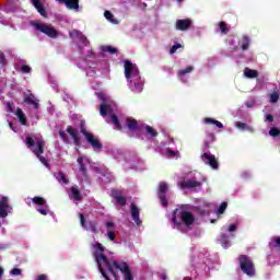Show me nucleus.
<instances>
[{
    "label": "nucleus",
    "instance_id": "6e6d98bb",
    "mask_svg": "<svg viewBox=\"0 0 280 280\" xmlns=\"http://www.w3.org/2000/svg\"><path fill=\"white\" fill-rule=\"evenodd\" d=\"M166 154H167V156H176V152H174V150H172L170 148L166 149Z\"/></svg>",
    "mask_w": 280,
    "mask_h": 280
},
{
    "label": "nucleus",
    "instance_id": "8fccbe9b",
    "mask_svg": "<svg viewBox=\"0 0 280 280\" xmlns=\"http://www.w3.org/2000/svg\"><path fill=\"white\" fill-rule=\"evenodd\" d=\"M106 229H107L108 231H115V222H113V221H107V222H106Z\"/></svg>",
    "mask_w": 280,
    "mask_h": 280
},
{
    "label": "nucleus",
    "instance_id": "473e14b6",
    "mask_svg": "<svg viewBox=\"0 0 280 280\" xmlns=\"http://www.w3.org/2000/svg\"><path fill=\"white\" fill-rule=\"evenodd\" d=\"M32 200L34 205H38V207H45V205H47V201L43 197H34Z\"/></svg>",
    "mask_w": 280,
    "mask_h": 280
},
{
    "label": "nucleus",
    "instance_id": "680f3d73",
    "mask_svg": "<svg viewBox=\"0 0 280 280\" xmlns=\"http://www.w3.org/2000/svg\"><path fill=\"white\" fill-rule=\"evenodd\" d=\"M205 148H210V144L208 141L205 142Z\"/></svg>",
    "mask_w": 280,
    "mask_h": 280
},
{
    "label": "nucleus",
    "instance_id": "e433bc0d",
    "mask_svg": "<svg viewBox=\"0 0 280 280\" xmlns=\"http://www.w3.org/2000/svg\"><path fill=\"white\" fill-rule=\"evenodd\" d=\"M226 207H229V203L226 201H223L219 208H218V213L219 215H222L226 211Z\"/></svg>",
    "mask_w": 280,
    "mask_h": 280
},
{
    "label": "nucleus",
    "instance_id": "6ab92c4d",
    "mask_svg": "<svg viewBox=\"0 0 280 280\" xmlns=\"http://www.w3.org/2000/svg\"><path fill=\"white\" fill-rule=\"evenodd\" d=\"M66 132H68V135H70V137L73 139L74 145H80V136H78V131L74 128L68 126Z\"/></svg>",
    "mask_w": 280,
    "mask_h": 280
},
{
    "label": "nucleus",
    "instance_id": "49530a36",
    "mask_svg": "<svg viewBox=\"0 0 280 280\" xmlns=\"http://www.w3.org/2000/svg\"><path fill=\"white\" fill-rule=\"evenodd\" d=\"M4 104L7 107V113H14V103L7 102Z\"/></svg>",
    "mask_w": 280,
    "mask_h": 280
},
{
    "label": "nucleus",
    "instance_id": "a878e982",
    "mask_svg": "<svg viewBox=\"0 0 280 280\" xmlns=\"http://www.w3.org/2000/svg\"><path fill=\"white\" fill-rule=\"evenodd\" d=\"M110 119H112V124L116 126V129L124 130V127L121 126V122H119V118L117 117V115L113 114L110 116Z\"/></svg>",
    "mask_w": 280,
    "mask_h": 280
},
{
    "label": "nucleus",
    "instance_id": "79ce46f5",
    "mask_svg": "<svg viewBox=\"0 0 280 280\" xmlns=\"http://www.w3.org/2000/svg\"><path fill=\"white\" fill-rule=\"evenodd\" d=\"M194 211H196V213L199 215H207V210L200 206L195 207Z\"/></svg>",
    "mask_w": 280,
    "mask_h": 280
},
{
    "label": "nucleus",
    "instance_id": "a19ab883",
    "mask_svg": "<svg viewBox=\"0 0 280 280\" xmlns=\"http://www.w3.org/2000/svg\"><path fill=\"white\" fill-rule=\"evenodd\" d=\"M236 128H238V130H250V127H248V124L246 122H236Z\"/></svg>",
    "mask_w": 280,
    "mask_h": 280
},
{
    "label": "nucleus",
    "instance_id": "393cba45",
    "mask_svg": "<svg viewBox=\"0 0 280 280\" xmlns=\"http://www.w3.org/2000/svg\"><path fill=\"white\" fill-rule=\"evenodd\" d=\"M194 71V66H188L185 69H182L177 72L178 78H185L187 73H191Z\"/></svg>",
    "mask_w": 280,
    "mask_h": 280
},
{
    "label": "nucleus",
    "instance_id": "c756f323",
    "mask_svg": "<svg viewBox=\"0 0 280 280\" xmlns=\"http://www.w3.org/2000/svg\"><path fill=\"white\" fill-rule=\"evenodd\" d=\"M219 30L221 34H229V32L231 31V27L226 25V22H219Z\"/></svg>",
    "mask_w": 280,
    "mask_h": 280
},
{
    "label": "nucleus",
    "instance_id": "20e7f679",
    "mask_svg": "<svg viewBox=\"0 0 280 280\" xmlns=\"http://www.w3.org/2000/svg\"><path fill=\"white\" fill-rule=\"evenodd\" d=\"M25 144L27 148H34L37 144V148L33 151L36 156H40L45 152V140L43 139H35L27 136L25 139Z\"/></svg>",
    "mask_w": 280,
    "mask_h": 280
},
{
    "label": "nucleus",
    "instance_id": "58836bf2",
    "mask_svg": "<svg viewBox=\"0 0 280 280\" xmlns=\"http://www.w3.org/2000/svg\"><path fill=\"white\" fill-rule=\"evenodd\" d=\"M279 93L278 92H273L270 94V102L271 104H277L279 102Z\"/></svg>",
    "mask_w": 280,
    "mask_h": 280
},
{
    "label": "nucleus",
    "instance_id": "f3484780",
    "mask_svg": "<svg viewBox=\"0 0 280 280\" xmlns=\"http://www.w3.org/2000/svg\"><path fill=\"white\" fill-rule=\"evenodd\" d=\"M77 163L79 164V172L83 178H89V172L86 171V165H84V156H79Z\"/></svg>",
    "mask_w": 280,
    "mask_h": 280
},
{
    "label": "nucleus",
    "instance_id": "0e129e2a",
    "mask_svg": "<svg viewBox=\"0 0 280 280\" xmlns=\"http://www.w3.org/2000/svg\"><path fill=\"white\" fill-rule=\"evenodd\" d=\"M211 224H215V220H211Z\"/></svg>",
    "mask_w": 280,
    "mask_h": 280
},
{
    "label": "nucleus",
    "instance_id": "603ef678",
    "mask_svg": "<svg viewBox=\"0 0 280 280\" xmlns=\"http://www.w3.org/2000/svg\"><path fill=\"white\" fill-rule=\"evenodd\" d=\"M229 233H233L237 231V225L235 223L231 224L228 229Z\"/></svg>",
    "mask_w": 280,
    "mask_h": 280
},
{
    "label": "nucleus",
    "instance_id": "412c9836",
    "mask_svg": "<svg viewBox=\"0 0 280 280\" xmlns=\"http://www.w3.org/2000/svg\"><path fill=\"white\" fill-rule=\"evenodd\" d=\"M15 116L18 117L19 122L22 126H27V116H25V113H23V109L16 108L15 109Z\"/></svg>",
    "mask_w": 280,
    "mask_h": 280
},
{
    "label": "nucleus",
    "instance_id": "2eb2a0df",
    "mask_svg": "<svg viewBox=\"0 0 280 280\" xmlns=\"http://www.w3.org/2000/svg\"><path fill=\"white\" fill-rule=\"evenodd\" d=\"M8 209H10L8 197H2L0 200V218H8Z\"/></svg>",
    "mask_w": 280,
    "mask_h": 280
},
{
    "label": "nucleus",
    "instance_id": "9b49d317",
    "mask_svg": "<svg viewBox=\"0 0 280 280\" xmlns=\"http://www.w3.org/2000/svg\"><path fill=\"white\" fill-rule=\"evenodd\" d=\"M58 3H65L68 10H80V0H56Z\"/></svg>",
    "mask_w": 280,
    "mask_h": 280
},
{
    "label": "nucleus",
    "instance_id": "9d476101",
    "mask_svg": "<svg viewBox=\"0 0 280 280\" xmlns=\"http://www.w3.org/2000/svg\"><path fill=\"white\" fill-rule=\"evenodd\" d=\"M130 210H131V219H132L133 222L137 224V226H141L142 221H141V219L139 218V215H140L139 207L136 206L135 202H132V203L130 205Z\"/></svg>",
    "mask_w": 280,
    "mask_h": 280
},
{
    "label": "nucleus",
    "instance_id": "bb28decb",
    "mask_svg": "<svg viewBox=\"0 0 280 280\" xmlns=\"http://www.w3.org/2000/svg\"><path fill=\"white\" fill-rule=\"evenodd\" d=\"M248 47H250V38L248 36H243L241 49H243V51H246Z\"/></svg>",
    "mask_w": 280,
    "mask_h": 280
},
{
    "label": "nucleus",
    "instance_id": "4468645a",
    "mask_svg": "<svg viewBox=\"0 0 280 280\" xmlns=\"http://www.w3.org/2000/svg\"><path fill=\"white\" fill-rule=\"evenodd\" d=\"M182 189H194L196 187H202V182H197V180H184L180 183Z\"/></svg>",
    "mask_w": 280,
    "mask_h": 280
},
{
    "label": "nucleus",
    "instance_id": "423d86ee",
    "mask_svg": "<svg viewBox=\"0 0 280 280\" xmlns=\"http://www.w3.org/2000/svg\"><path fill=\"white\" fill-rule=\"evenodd\" d=\"M125 78L127 80H130V78H139V68L130 60L125 61Z\"/></svg>",
    "mask_w": 280,
    "mask_h": 280
},
{
    "label": "nucleus",
    "instance_id": "f257e3e1",
    "mask_svg": "<svg viewBox=\"0 0 280 280\" xmlns=\"http://www.w3.org/2000/svg\"><path fill=\"white\" fill-rule=\"evenodd\" d=\"M178 218H180V221L183 222V224H185V226H191V224L196 222V218H194V214L187 211V205H182L174 210L172 220L175 226H180V222Z\"/></svg>",
    "mask_w": 280,
    "mask_h": 280
},
{
    "label": "nucleus",
    "instance_id": "4c0bfd02",
    "mask_svg": "<svg viewBox=\"0 0 280 280\" xmlns=\"http://www.w3.org/2000/svg\"><path fill=\"white\" fill-rule=\"evenodd\" d=\"M133 91H137L138 93H141L143 91V83L133 81Z\"/></svg>",
    "mask_w": 280,
    "mask_h": 280
},
{
    "label": "nucleus",
    "instance_id": "69168bd1",
    "mask_svg": "<svg viewBox=\"0 0 280 280\" xmlns=\"http://www.w3.org/2000/svg\"><path fill=\"white\" fill-rule=\"evenodd\" d=\"M10 128H12V122H9Z\"/></svg>",
    "mask_w": 280,
    "mask_h": 280
},
{
    "label": "nucleus",
    "instance_id": "864d4df0",
    "mask_svg": "<svg viewBox=\"0 0 280 280\" xmlns=\"http://www.w3.org/2000/svg\"><path fill=\"white\" fill-rule=\"evenodd\" d=\"M273 246L280 248V236L273 238Z\"/></svg>",
    "mask_w": 280,
    "mask_h": 280
},
{
    "label": "nucleus",
    "instance_id": "ea45409f",
    "mask_svg": "<svg viewBox=\"0 0 280 280\" xmlns=\"http://www.w3.org/2000/svg\"><path fill=\"white\" fill-rule=\"evenodd\" d=\"M107 237L110 242H115L117 240V234H115V230L107 231Z\"/></svg>",
    "mask_w": 280,
    "mask_h": 280
},
{
    "label": "nucleus",
    "instance_id": "bf43d9fd",
    "mask_svg": "<svg viewBox=\"0 0 280 280\" xmlns=\"http://www.w3.org/2000/svg\"><path fill=\"white\" fill-rule=\"evenodd\" d=\"M38 213H40L42 215H47V209L44 208H39L37 209Z\"/></svg>",
    "mask_w": 280,
    "mask_h": 280
},
{
    "label": "nucleus",
    "instance_id": "aec40b11",
    "mask_svg": "<svg viewBox=\"0 0 280 280\" xmlns=\"http://www.w3.org/2000/svg\"><path fill=\"white\" fill-rule=\"evenodd\" d=\"M31 3L42 16H47V10L45 9V5L40 3V0H31Z\"/></svg>",
    "mask_w": 280,
    "mask_h": 280
},
{
    "label": "nucleus",
    "instance_id": "72a5a7b5",
    "mask_svg": "<svg viewBox=\"0 0 280 280\" xmlns=\"http://www.w3.org/2000/svg\"><path fill=\"white\" fill-rule=\"evenodd\" d=\"M108 110H110V106L107 104H102L100 107V113L102 115V117H106V115H108Z\"/></svg>",
    "mask_w": 280,
    "mask_h": 280
},
{
    "label": "nucleus",
    "instance_id": "dca6fc26",
    "mask_svg": "<svg viewBox=\"0 0 280 280\" xmlns=\"http://www.w3.org/2000/svg\"><path fill=\"white\" fill-rule=\"evenodd\" d=\"M126 127L130 132H137L139 130V121L132 117L126 118Z\"/></svg>",
    "mask_w": 280,
    "mask_h": 280
},
{
    "label": "nucleus",
    "instance_id": "3c124183",
    "mask_svg": "<svg viewBox=\"0 0 280 280\" xmlns=\"http://www.w3.org/2000/svg\"><path fill=\"white\" fill-rule=\"evenodd\" d=\"M104 16L107 21H113V13L110 11H105Z\"/></svg>",
    "mask_w": 280,
    "mask_h": 280
},
{
    "label": "nucleus",
    "instance_id": "37998d69",
    "mask_svg": "<svg viewBox=\"0 0 280 280\" xmlns=\"http://www.w3.org/2000/svg\"><path fill=\"white\" fill-rule=\"evenodd\" d=\"M59 136L61 137L63 143H69V137L65 130H59Z\"/></svg>",
    "mask_w": 280,
    "mask_h": 280
},
{
    "label": "nucleus",
    "instance_id": "2f4dec72",
    "mask_svg": "<svg viewBox=\"0 0 280 280\" xmlns=\"http://www.w3.org/2000/svg\"><path fill=\"white\" fill-rule=\"evenodd\" d=\"M205 124H213L217 128H224V125L213 118H205Z\"/></svg>",
    "mask_w": 280,
    "mask_h": 280
},
{
    "label": "nucleus",
    "instance_id": "4be33fe9",
    "mask_svg": "<svg viewBox=\"0 0 280 280\" xmlns=\"http://www.w3.org/2000/svg\"><path fill=\"white\" fill-rule=\"evenodd\" d=\"M71 191V198H73V200H77V202H82V192L80 191V189H78V186H72L70 188Z\"/></svg>",
    "mask_w": 280,
    "mask_h": 280
},
{
    "label": "nucleus",
    "instance_id": "f8f14e48",
    "mask_svg": "<svg viewBox=\"0 0 280 280\" xmlns=\"http://www.w3.org/2000/svg\"><path fill=\"white\" fill-rule=\"evenodd\" d=\"M191 20H177L176 21V30H179V32H187L189 27H191Z\"/></svg>",
    "mask_w": 280,
    "mask_h": 280
},
{
    "label": "nucleus",
    "instance_id": "1a4fd4ad",
    "mask_svg": "<svg viewBox=\"0 0 280 280\" xmlns=\"http://www.w3.org/2000/svg\"><path fill=\"white\" fill-rule=\"evenodd\" d=\"M69 36L72 40H79V43H81L82 45H84V47H89L90 42L86 38V36L83 35L82 32L78 31V30H72L69 32Z\"/></svg>",
    "mask_w": 280,
    "mask_h": 280
},
{
    "label": "nucleus",
    "instance_id": "5fc2aeb1",
    "mask_svg": "<svg viewBox=\"0 0 280 280\" xmlns=\"http://www.w3.org/2000/svg\"><path fill=\"white\" fill-rule=\"evenodd\" d=\"M180 49V44H176L172 46L171 48V54H176V50Z\"/></svg>",
    "mask_w": 280,
    "mask_h": 280
},
{
    "label": "nucleus",
    "instance_id": "f03ea898",
    "mask_svg": "<svg viewBox=\"0 0 280 280\" xmlns=\"http://www.w3.org/2000/svg\"><path fill=\"white\" fill-rule=\"evenodd\" d=\"M238 264L244 275H247V277H255V262H253L248 255L238 256Z\"/></svg>",
    "mask_w": 280,
    "mask_h": 280
},
{
    "label": "nucleus",
    "instance_id": "a211bd4d",
    "mask_svg": "<svg viewBox=\"0 0 280 280\" xmlns=\"http://www.w3.org/2000/svg\"><path fill=\"white\" fill-rule=\"evenodd\" d=\"M24 104H30L31 106H33L36 110H38V108H40V104H38V102H36V96L34 94H28L24 97Z\"/></svg>",
    "mask_w": 280,
    "mask_h": 280
},
{
    "label": "nucleus",
    "instance_id": "6e6552de",
    "mask_svg": "<svg viewBox=\"0 0 280 280\" xmlns=\"http://www.w3.org/2000/svg\"><path fill=\"white\" fill-rule=\"evenodd\" d=\"M80 222H81V226L83 229H85V231H91L92 233H100V231L97 230V222L95 221H89L86 223V218L84 217V213H80Z\"/></svg>",
    "mask_w": 280,
    "mask_h": 280
},
{
    "label": "nucleus",
    "instance_id": "5701e85b",
    "mask_svg": "<svg viewBox=\"0 0 280 280\" xmlns=\"http://www.w3.org/2000/svg\"><path fill=\"white\" fill-rule=\"evenodd\" d=\"M244 75H245V78H249L250 80H253L255 78H259V71L253 70L250 68H245Z\"/></svg>",
    "mask_w": 280,
    "mask_h": 280
},
{
    "label": "nucleus",
    "instance_id": "c9c22d12",
    "mask_svg": "<svg viewBox=\"0 0 280 280\" xmlns=\"http://www.w3.org/2000/svg\"><path fill=\"white\" fill-rule=\"evenodd\" d=\"M280 135V129L277 128V127H271L270 130H269V136L270 137H273V138H277L279 137Z\"/></svg>",
    "mask_w": 280,
    "mask_h": 280
},
{
    "label": "nucleus",
    "instance_id": "de8ad7c7",
    "mask_svg": "<svg viewBox=\"0 0 280 280\" xmlns=\"http://www.w3.org/2000/svg\"><path fill=\"white\" fill-rule=\"evenodd\" d=\"M37 159H39L40 163H43V165H45L46 167H49V162L47 161V159L43 155L37 156Z\"/></svg>",
    "mask_w": 280,
    "mask_h": 280
},
{
    "label": "nucleus",
    "instance_id": "7ed1b4c3",
    "mask_svg": "<svg viewBox=\"0 0 280 280\" xmlns=\"http://www.w3.org/2000/svg\"><path fill=\"white\" fill-rule=\"evenodd\" d=\"M80 128L81 133L83 135V137H85L88 143H90L93 150H98L100 152H102L104 145L102 144V142H100V139L95 138L93 133L86 131V127H84V121H81Z\"/></svg>",
    "mask_w": 280,
    "mask_h": 280
},
{
    "label": "nucleus",
    "instance_id": "4d7b16f0",
    "mask_svg": "<svg viewBox=\"0 0 280 280\" xmlns=\"http://www.w3.org/2000/svg\"><path fill=\"white\" fill-rule=\"evenodd\" d=\"M11 275H14V276L21 275V269H19V268H13V269L11 270Z\"/></svg>",
    "mask_w": 280,
    "mask_h": 280
},
{
    "label": "nucleus",
    "instance_id": "e2e57ef3",
    "mask_svg": "<svg viewBox=\"0 0 280 280\" xmlns=\"http://www.w3.org/2000/svg\"><path fill=\"white\" fill-rule=\"evenodd\" d=\"M210 137H211L212 139H215V136H213V133H210Z\"/></svg>",
    "mask_w": 280,
    "mask_h": 280
},
{
    "label": "nucleus",
    "instance_id": "774afa93",
    "mask_svg": "<svg viewBox=\"0 0 280 280\" xmlns=\"http://www.w3.org/2000/svg\"><path fill=\"white\" fill-rule=\"evenodd\" d=\"M130 84H132V80L130 81Z\"/></svg>",
    "mask_w": 280,
    "mask_h": 280
},
{
    "label": "nucleus",
    "instance_id": "7c9ffc66",
    "mask_svg": "<svg viewBox=\"0 0 280 280\" xmlns=\"http://www.w3.org/2000/svg\"><path fill=\"white\" fill-rule=\"evenodd\" d=\"M101 50L104 52V54H117V48L113 47V46H102L101 47Z\"/></svg>",
    "mask_w": 280,
    "mask_h": 280
},
{
    "label": "nucleus",
    "instance_id": "09e8293b",
    "mask_svg": "<svg viewBox=\"0 0 280 280\" xmlns=\"http://www.w3.org/2000/svg\"><path fill=\"white\" fill-rule=\"evenodd\" d=\"M163 207H167V197L165 195H158Z\"/></svg>",
    "mask_w": 280,
    "mask_h": 280
},
{
    "label": "nucleus",
    "instance_id": "a18cd8bd",
    "mask_svg": "<svg viewBox=\"0 0 280 280\" xmlns=\"http://www.w3.org/2000/svg\"><path fill=\"white\" fill-rule=\"evenodd\" d=\"M20 71L22 73H31L32 72V67L27 66V65H23L20 69Z\"/></svg>",
    "mask_w": 280,
    "mask_h": 280
},
{
    "label": "nucleus",
    "instance_id": "c03bdc74",
    "mask_svg": "<svg viewBox=\"0 0 280 280\" xmlns=\"http://www.w3.org/2000/svg\"><path fill=\"white\" fill-rule=\"evenodd\" d=\"M0 65L1 67H5L8 65V59L5 58V54L0 52Z\"/></svg>",
    "mask_w": 280,
    "mask_h": 280
},
{
    "label": "nucleus",
    "instance_id": "ddd939ff",
    "mask_svg": "<svg viewBox=\"0 0 280 280\" xmlns=\"http://www.w3.org/2000/svg\"><path fill=\"white\" fill-rule=\"evenodd\" d=\"M112 196L113 198H115L116 205H119L120 207H126L128 199L121 196V192L119 190H112Z\"/></svg>",
    "mask_w": 280,
    "mask_h": 280
},
{
    "label": "nucleus",
    "instance_id": "c85d7f7f",
    "mask_svg": "<svg viewBox=\"0 0 280 280\" xmlns=\"http://www.w3.org/2000/svg\"><path fill=\"white\" fill-rule=\"evenodd\" d=\"M144 129L147 130V135H150V137H159V132L154 129V127L147 125L144 126Z\"/></svg>",
    "mask_w": 280,
    "mask_h": 280
},
{
    "label": "nucleus",
    "instance_id": "13d9d810",
    "mask_svg": "<svg viewBox=\"0 0 280 280\" xmlns=\"http://www.w3.org/2000/svg\"><path fill=\"white\" fill-rule=\"evenodd\" d=\"M266 121H270V122L275 121V116H272V114H267Z\"/></svg>",
    "mask_w": 280,
    "mask_h": 280
},
{
    "label": "nucleus",
    "instance_id": "39448f33",
    "mask_svg": "<svg viewBox=\"0 0 280 280\" xmlns=\"http://www.w3.org/2000/svg\"><path fill=\"white\" fill-rule=\"evenodd\" d=\"M32 25L37 30V32L46 34V36H48L49 38H58V31H56V28H54L51 25L38 22H33Z\"/></svg>",
    "mask_w": 280,
    "mask_h": 280
},
{
    "label": "nucleus",
    "instance_id": "f704fd0d",
    "mask_svg": "<svg viewBox=\"0 0 280 280\" xmlns=\"http://www.w3.org/2000/svg\"><path fill=\"white\" fill-rule=\"evenodd\" d=\"M59 183H63V185H69V179L67 178V175L63 172H59Z\"/></svg>",
    "mask_w": 280,
    "mask_h": 280
},
{
    "label": "nucleus",
    "instance_id": "338daca9",
    "mask_svg": "<svg viewBox=\"0 0 280 280\" xmlns=\"http://www.w3.org/2000/svg\"><path fill=\"white\" fill-rule=\"evenodd\" d=\"M179 3H183V0H177Z\"/></svg>",
    "mask_w": 280,
    "mask_h": 280
},
{
    "label": "nucleus",
    "instance_id": "052dcab7",
    "mask_svg": "<svg viewBox=\"0 0 280 280\" xmlns=\"http://www.w3.org/2000/svg\"><path fill=\"white\" fill-rule=\"evenodd\" d=\"M3 277V269L0 267V279Z\"/></svg>",
    "mask_w": 280,
    "mask_h": 280
},
{
    "label": "nucleus",
    "instance_id": "b1692460",
    "mask_svg": "<svg viewBox=\"0 0 280 280\" xmlns=\"http://www.w3.org/2000/svg\"><path fill=\"white\" fill-rule=\"evenodd\" d=\"M167 183L161 182L158 189V196H165L167 194Z\"/></svg>",
    "mask_w": 280,
    "mask_h": 280
},
{
    "label": "nucleus",
    "instance_id": "cd10ccee",
    "mask_svg": "<svg viewBox=\"0 0 280 280\" xmlns=\"http://www.w3.org/2000/svg\"><path fill=\"white\" fill-rule=\"evenodd\" d=\"M221 244L224 248H229L231 246V241L226 234H221L220 235Z\"/></svg>",
    "mask_w": 280,
    "mask_h": 280
},
{
    "label": "nucleus",
    "instance_id": "0eeeda50",
    "mask_svg": "<svg viewBox=\"0 0 280 280\" xmlns=\"http://www.w3.org/2000/svg\"><path fill=\"white\" fill-rule=\"evenodd\" d=\"M201 161L205 162V165H209L211 170H219L220 168V162H218V159H215V155L211 153H202L201 154Z\"/></svg>",
    "mask_w": 280,
    "mask_h": 280
}]
</instances>
